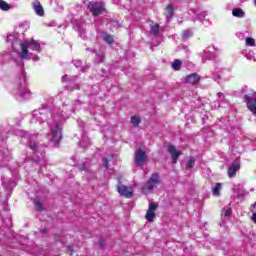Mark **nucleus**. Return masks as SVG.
Here are the masks:
<instances>
[{
	"label": "nucleus",
	"mask_w": 256,
	"mask_h": 256,
	"mask_svg": "<svg viewBox=\"0 0 256 256\" xmlns=\"http://www.w3.org/2000/svg\"><path fill=\"white\" fill-rule=\"evenodd\" d=\"M7 42L10 43L12 47L11 53L2 52L0 53V67H3L6 63H9L11 59L20 67L21 76L16 78L12 84L11 93L16 97V99H31V91L27 89V78L25 77V71L23 67L25 63L23 59L38 61L39 56L33 54L30 51H35L36 53H41V44L35 39L23 40V34L11 33L7 36Z\"/></svg>",
	"instance_id": "1"
},
{
	"label": "nucleus",
	"mask_w": 256,
	"mask_h": 256,
	"mask_svg": "<svg viewBox=\"0 0 256 256\" xmlns=\"http://www.w3.org/2000/svg\"><path fill=\"white\" fill-rule=\"evenodd\" d=\"M49 117H52V119L48 122L50 133L47 135V139L57 146L63 137L61 133L63 123L69 116H67V113L61 110V108H54L52 112L48 108H42L32 112L31 122L45 123Z\"/></svg>",
	"instance_id": "2"
},
{
	"label": "nucleus",
	"mask_w": 256,
	"mask_h": 256,
	"mask_svg": "<svg viewBox=\"0 0 256 256\" xmlns=\"http://www.w3.org/2000/svg\"><path fill=\"white\" fill-rule=\"evenodd\" d=\"M159 185V174H152L147 183L142 187V192L147 195V193H151Z\"/></svg>",
	"instance_id": "3"
},
{
	"label": "nucleus",
	"mask_w": 256,
	"mask_h": 256,
	"mask_svg": "<svg viewBox=\"0 0 256 256\" xmlns=\"http://www.w3.org/2000/svg\"><path fill=\"white\" fill-rule=\"evenodd\" d=\"M87 8L93 17H98V15H101L105 11V4L103 2L92 1L88 3Z\"/></svg>",
	"instance_id": "4"
},
{
	"label": "nucleus",
	"mask_w": 256,
	"mask_h": 256,
	"mask_svg": "<svg viewBox=\"0 0 256 256\" xmlns=\"http://www.w3.org/2000/svg\"><path fill=\"white\" fill-rule=\"evenodd\" d=\"M244 101L247 103L249 111L256 115V92L252 91L244 95Z\"/></svg>",
	"instance_id": "5"
},
{
	"label": "nucleus",
	"mask_w": 256,
	"mask_h": 256,
	"mask_svg": "<svg viewBox=\"0 0 256 256\" xmlns=\"http://www.w3.org/2000/svg\"><path fill=\"white\" fill-rule=\"evenodd\" d=\"M147 161V153L143 149H138L134 154V163L137 167H143Z\"/></svg>",
	"instance_id": "6"
},
{
	"label": "nucleus",
	"mask_w": 256,
	"mask_h": 256,
	"mask_svg": "<svg viewBox=\"0 0 256 256\" xmlns=\"http://www.w3.org/2000/svg\"><path fill=\"white\" fill-rule=\"evenodd\" d=\"M117 191L122 197H126V199H131V197H133V188L127 187L121 183L117 185Z\"/></svg>",
	"instance_id": "7"
},
{
	"label": "nucleus",
	"mask_w": 256,
	"mask_h": 256,
	"mask_svg": "<svg viewBox=\"0 0 256 256\" xmlns=\"http://www.w3.org/2000/svg\"><path fill=\"white\" fill-rule=\"evenodd\" d=\"M155 211H157V204L150 202L149 208L145 215V219H147L149 223H153V221H155Z\"/></svg>",
	"instance_id": "8"
},
{
	"label": "nucleus",
	"mask_w": 256,
	"mask_h": 256,
	"mask_svg": "<svg viewBox=\"0 0 256 256\" xmlns=\"http://www.w3.org/2000/svg\"><path fill=\"white\" fill-rule=\"evenodd\" d=\"M189 15L192 16V21H195V19H198L199 21H203L205 17H207V12L201 11V9H190Z\"/></svg>",
	"instance_id": "9"
},
{
	"label": "nucleus",
	"mask_w": 256,
	"mask_h": 256,
	"mask_svg": "<svg viewBox=\"0 0 256 256\" xmlns=\"http://www.w3.org/2000/svg\"><path fill=\"white\" fill-rule=\"evenodd\" d=\"M241 169V163L238 162V160H234L230 167L228 168V177L230 179H233L235 175H237V171Z\"/></svg>",
	"instance_id": "10"
},
{
	"label": "nucleus",
	"mask_w": 256,
	"mask_h": 256,
	"mask_svg": "<svg viewBox=\"0 0 256 256\" xmlns=\"http://www.w3.org/2000/svg\"><path fill=\"white\" fill-rule=\"evenodd\" d=\"M168 152L170 153L171 157H172V161L173 163H177L179 157H181V151H177V149L175 148V146L173 145H169L168 146Z\"/></svg>",
	"instance_id": "11"
},
{
	"label": "nucleus",
	"mask_w": 256,
	"mask_h": 256,
	"mask_svg": "<svg viewBox=\"0 0 256 256\" xmlns=\"http://www.w3.org/2000/svg\"><path fill=\"white\" fill-rule=\"evenodd\" d=\"M199 79V75L193 73L186 77L185 82L189 83L190 85H195L199 81Z\"/></svg>",
	"instance_id": "12"
},
{
	"label": "nucleus",
	"mask_w": 256,
	"mask_h": 256,
	"mask_svg": "<svg viewBox=\"0 0 256 256\" xmlns=\"http://www.w3.org/2000/svg\"><path fill=\"white\" fill-rule=\"evenodd\" d=\"M242 54L248 61H253L254 63L256 62L255 53H253V51L245 49L242 51Z\"/></svg>",
	"instance_id": "13"
},
{
	"label": "nucleus",
	"mask_w": 256,
	"mask_h": 256,
	"mask_svg": "<svg viewBox=\"0 0 256 256\" xmlns=\"http://www.w3.org/2000/svg\"><path fill=\"white\" fill-rule=\"evenodd\" d=\"M215 53L214 47H208L204 50L203 59H213Z\"/></svg>",
	"instance_id": "14"
},
{
	"label": "nucleus",
	"mask_w": 256,
	"mask_h": 256,
	"mask_svg": "<svg viewBox=\"0 0 256 256\" xmlns=\"http://www.w3.org/2000/svg\"><path fill=\"white\" fill-rule=\"evenodd\" d=\"M34 11L40 17H43V15H45V10H43V6L39 2H34Z\"/></svg>",
	"instance_id": "15"
},
{
	"label": "nucleus",
	"mask_w": 256,
	"mask_h": 256,
	"mask_svg": "<svg viewBox=\"0 0 256 256\" xmlns=\"http://www.w3.org/2000/svg\"><path fill=\"white\" fill-rule=\"evenodd\" d=\"M75 28L77 29V31L79 32V35L82 39H85L87 37V34H85V23L83 24H79L77 23L75 25Z\"/></svg>",
	"instance_id": "16"
},
{
	"label": "nucleus",
	"mask_w": 256,
	"mask_h": 256,
	"mask_svg": "<svg viewBox=\"0 0 256 256\" xmlns=\"http://www.w3.org/2000/svg\"><path fill=\"white\" fill-rule=\"evenodd\" d=\"M217 97L218 99H220L219 101L214 102L215 105H218L217 107H219L221 103H225L226 105H229V100L225 98V95L222 92H218Z\"/></svg>",
	"instance_id": "17"
},
{
	"label": "nucleus",
	"mask_w": 256,
	"mask_h": 256,
	"mask_svg": "<svg viewBox=\"0 0 256 256\" xmlns=\"http://www.w3.org/2000/svg\"><path fill=\"white\" fill-rule=\"evenodd\" d=\"M164 15L166 17V21H169L173 17V4H169L166 7Z\"/></svg>",
	"instance_id": "18"
},
{
	"label": "nucleus",
	"mask_w": 256,
	"mask_h": 256,
	"mask_svg": "<svg viewBox=\"0 0 256 256\" xmlns=\"http://www.w3.org/2000/svg\"><path fill=\"white\" fill-rule=\"evenodd\" d=\"M150 35H159V24L150 22Z\"/></svg>",
	"instance_id": "19"
},
{
	"label": "nucleus",
	"mask_w": 256,
	"mask_h": 256,
	"mask_svg": "<svg viewBox=\"0 0 256 256\" xmlns=\"http://www.w3.org/2000/svg\"><path fill=\"white\" fill-rule=\"evenodd\" d=\"M233 17H238L239 19H243L245 17V12L241 8H234L232 10Z\"/></svg>",
	"instance_id": "20"
},
{
	"label": "nucleus",
	"mask_w": 256,
	"mask_h": 256,
	"mask_svg": "<svg viewBox=\"0 0 256 256\" xmlns=\"http://www.w3.org/2000/svg\"><path fill=\"white\" fill-rule=\"evenodd\" d=\"M16 135H17V137H22V139H27L28 141H29V139H31V137H33L29 133H27L26 131H23V130H17Z\"/></svg>",
	"instance_id": "21"
},
{
	"label": "nucleus",
	"mask_w": 256,
	"mask_h": 256,
	"mask_svg": "<svg viewBox=\"0 0 256 256\" xmlns=\"http://www.w3.org/2000/svg\"><path fill=\"white\" fill-rule=\"evenodd\" d=\"M102 39L109 45L113 43V36L109 35L107 32H102Z\"/></svg>",
	"instance_id": "22"
},
{
	"label": "nucleus",
	"mask_w": 256,
	"mask_h": 256,
	"mask_svg": "<svg viewBox=\"0 0 256 256\" xmlns=\"http://www.w3.org/2000/svg\"><path fill=\"white\" fill-rule=\"evenodd\" d=\"M0 9L1 11H9V9H11V5L4 0H0Z\"/></svg>",
	"instance_id": "23"
},
{
	"label": "nucleus",
	"mask_w": 256,
	"mask_h": 256,
	"mask_svg": "<svg viewBox=\"0 0 256 256\" xmlns=\"http://www.w3.org/2000/svg\"><path fill=\"white\" fill-rule=\"evenodd\" d=\"M181 65L182 62L179 59L174 60V62L172 63V68L174 69V71H179L181 69Z\"/></svg>",
	"instance_id": "24"
},
{
	"label": "nucleus",
	"mask_w": 256,
	"mask_h": 256,
	"mask_svg": "<svg viewBox=\"0 0 256 256\" xmlns=\"http://www.w3.org/2000/svg\"><path fill=\"white\" fill-rule=\"evenodd\" d=\"M213 195L219 197L221 195V183H217L216 186L213 188Z\"/></svg>",
	"instance_id": "25"
},
{
	"label": "nucleus",
	"mask_w": 256,
	"mask_h": 256,
	"mask_svg": "<svg viewBox=\"0 0 256 256\" xmlns=\"http://www.w3.org/2000/svg\"><path fill=\"white\" fill-rule=\"evenodd\" d=\"M131 123L134 127H139V123H141V118L139 116H133L131 118Z\"/></svg>",
	"instance_id": "26"
},
{
	"label": "nucleus",
	"mask_w": 256,
	"mask_h": 256,
	"mask_svg": "<svg viewBox=\"0 0 256 256\" xmlns=\"http://www.w3.org/2000/svg\"><path fill=\"white\" fill-rule=\"evenodd\" d=\"M231 213H232V210H231V207H229V206L224 207L222 210V216H224V217H229V215H231Z\"/></svg>",
	"instance_id": "27"
},
{
	"label": "nucleus",
	"mask_w": 256,
	"mask_h": 256,
	"mask_svg": "<svg viewBox=\"0 0 256 256\" xmlns=\"http://www.w3.org/2000/svg\"><path fill=\"white\" fill-rule=\"evenodd\" d=\"M245 44H246V47H255V39L251 37H247Z\"/></svg>",
	"instance_id": "28"
},
{
	"label": "nucleus",
	"mask_w": 256,
	"mask_h": 256,
	"mask_svg": "<svg viewBox=\"0 0 256 256\" xmlns=\"http://www.w3.org/2000/svg\"><path fill=\"white\" fill-rule=\"evenodd\" d=\"M34 207L37 211H43V204L37 199H34Z\"/></svg>",
	"instance_id": "29"
},
{
	"label": "nucleus",
	"mask_w": 256,
	"mask_h": 256,
	"mask_svg": "<svg viewBox=\"0 0 256 256\" xmlns=\"http://www.w3.org/2000/svg\"><path fill=\"white\" fill-rule=\"evenodd\" d=\"M192 36H193V31L190 29L185 30L182 34L183 39H189V37H192Z\"/></svg>",
	"instance_id": "30"
},
{
	"label": "nucleus",
	"mask_w": 256,
	"mask_h": 256,
	"mask_svg": "<svg viewBox=\"0 0 256 256\" xmlns=\"http://www.w3.org/2000/svg\"><path fill=\"white\" fill-rule=\"evenodd\" d=\"M187 169H192V167H195V158L191 157L187 164H186Z\"/></svg>",
	"instance_id": "31"
},
{
	"label": "nucleus",
	"mask_w": 256,
	"mask_h": 256,
	"mask_svg": "<svg viewBox=\"0 0 256 256\" xmlns=\"http://www.w3.org/2000/svg\"><path fill=\"white\" fill-rule=\"evenodd\" d=\"M29 147L32 149V151H37V143L30 141Z\"/></svg>",
	"instance_id": "32"
},
{
	"label": "nucleus",
	"mask_w": 256,
	"mask_h": 256,
	"mask_svg": "<svg viewBox=\"0 0 256 256\" xmlns=\"http://www.w3.org/2000/svg\"><path fill=\"white\" fill-rule=\"evenodd\" d=\"M102 163L105 169H109V160L107 158H103Z\"/></svg>",
	"instance_id": "33"
},
{
	"label": "nucleus",
	"mask_w": 256,
	"mask_h": 256,
	"mask_svg": "<svg viewBox=\"0 0 256 256\" xmlns=\"http://www.w3.org/2000/svg\"><path fill=\"white\" fill-rule=\"evenodd\" d=\"M79 170L80 171H87V166H85V164H80L79 165Z\"/></svg>",
	"instance_id": "34"
},
{
	"label": "nucleus",
	"mask_w": 256,
	"mask_h": 256,
	"mask_svg": "<svg viewBox=\"0 0 256 256\" xmlns=\"http://www.w3.org/2000/svg\"><path fill=\"white\" fill-rule=\"evenodd\" d=\"M74 65H76V67H81V65H83V62H81V60H76Z\"/></svg>",
	"instance_id": "35"
},
{
	"label": "nucleus",
	"mask_w": 256,
	"mask_h": 256,
	"mask_svg": "<svg viewBox=\"0 0 256 256\" xmlns=\"http://www.w3.org/2000/svg\"><path fill=\"white\" fill-rule=\"evenodd\" d=\"M97 61H98V63H101V62H103V54H100V55H97Z\"/></svg>",
	"instance_id": "36"
},
{
	"label": "nucleus",
	"mask_w": 256,
	"mask_h": 256,
	"mask_svg": "<svg viewBox=\"0 0 256 256\" xmlns=\"http://www.w3.org/2000/svg\"><path fill=\"white\" fill-rule=\"evenodd\" d=\"M62 79H63L64 81H67V79H69V76L65 75V76L62 77Z\"/></svg>",
	"instance_id": "37"
},
{
	"label": "nucleus",
	"mask_w": 256,
	"mask_h": 256,
	"mask_svg": "<svg viewBox=\"0 0 256 256\" xmlns=\"http://www.w3.org/2000/svg\"><path fill=\"white\" fill-rule=\"evenodd\" d=\"M80 146H81V147H85V141L82 140V141L80 142Z\"/></svg>",
	"instance_id": "38"
},
{
	"label": "nucleus",
	"mask_w": 256,
	"mask_h": 256,
	"mask_svg": "<svg viewBox=\"0 0 256 256\" xmlns=\"http://www.w3.org/2000/svg\"><path fill=\"white\" fill-rule=\"evenodd\" d=\"M69 251H73V246L68 247Z\"/></svg>",
	"instance_id": "39"
},
{
	"label": "nucleus",
	"mask_w": 256,
	"mask_h": 256,
	"mask_svg": "<svg viewBox=\"0 0 256 256\" xmlns=\"http://www.w3.org/2000/svg\"><path fill=\"white\" fill-rule=\"evenodd\" d=\"M2 157H5V153L1 152Z\"/></svg>",
	"instance_id": "40"
},
{
	"label": "nucleus",
	"mask_w": 256,
	"mask_h": 256,
	"mask_svg": "<svg viewBox=\"0 0 256 256\" xmlns=\"http://www.w3.org/2000/svg\"><path fill=\"white\" fill-rule=\"evenodd\" d=\"M217 79H221V76H217Z\"/></svg>",
	"instance_id": "41"
}]
</instances>
